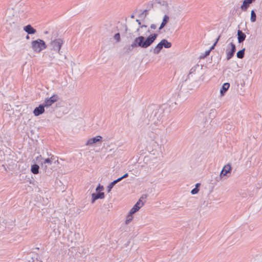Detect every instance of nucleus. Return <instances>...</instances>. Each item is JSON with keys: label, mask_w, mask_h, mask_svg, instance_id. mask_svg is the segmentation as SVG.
Here are the masks:
<instances>
[{"label": "nucleus", "mask_w": 262, "mask_h": 262, "mask_svg": "<svg viewBox=\"0 0 262 262\" xmlns=\"http://www.w3.org/2000/svg\"><path fill=\"white\" fill-rule=\"evenodd\" d=\"M104 198V193L102 192H98L93 193L92 194V203L93 204L96 200L98 199H102Z\"/></svg>", "instance_id": "nucleus-14"}, {"label": "nucleus", "mask_w": 262, "mask_h": 262, "mask_svg": "<svg viewBox=\"0 0 262 262\" xmlns=\"http://www.w3.org/2000/svg\"><path fill=\"white\" fill-rule=\"evenodd\" d=\"M47 46L45 42L40 39H37L33 40L31 42V48L33 51L37 53H39L43 50L46 49Z\"/></svg>", "instance_id": "nucleus-7"}, {"label": "nucleus", "mask_w": 262, "mask_h": 262, "mask_svg": "<svg viewBox=\"0 0 262 262\" xmlns=\"http://www.w3.org/2000/svg\"><path fill=\"white\" fill-rule=\"evenodd\" d=\"M119 182V180H118L117 179L112 182L107 187V192H110L111 191L112 189L113 188V187L115 186V185L116 184Z\"/></svg>", "instance_id": "nucleus-27"}, {"label": "nucleus", "mask_w": 262, "mask_h": 262, "mask_svg": "<svg viewBox=\"0 0 262 262\" xmlns=\"http://www.w3.org/2000/svg\"><path fill=\"white\" fill-rule=\"evenodd\" d=\"M162 157V152L159 150L153 149L150 151L148 156L145 159L150 166H155L159 164L161 158Z\"/></svg>", "instance_id": "nucleus-5"}, {"label": "nucleus", "mask_w": 262, "mask_h": 262, "mask_svg": "<svg viewBox=\"0 0 262 262\" xmlns=\"http://www.w3.org/2000/svg\"><path fill=\"white\" fill-rule=\"evenodd\" d=\"M256 0H244L243 4L241 6L242 11H246L250 5L254 2Z\"/></svg>", "instance_id": "nucleus-16"}, {"label": "nucleus", "mask_w": 262, "mask_h": 262, "mask_svg": "<svg viewBox=\"0 0 262 262\" xmlns=\"http://www.w3.org/2000/svg\"><path fill=\"white\" fill-rule=\"evenodd\" d=\"M59 99V96L56 94H54L50 98H46L43 104L46 107H49Z\"/></svg>", "instance_id": "nucleus-9"}, {"label": "nucleus", "mask_w": 262, "mask_h": 262, "mask_svg": "<svg viewBox=\"0 0 262 262\" xmlns=\"http://www.w3.org/2000/svg\"><path fill=\"white\" fill-rule=\"evenodd\" d=\"M136 22L138 23V25L140 26L141 25L140 21L139 19H136Z\"/></svg>", "instance_id": "nucleus-43"}, {"label": "nucleus", "mask_w": 262, "mask_h": 262, "mask_svg": "<svg viewBox=\"0 0 262 262\" xmlns=\"http://www.w3.org/2000/svg\"><path fill=\"white\" fill-rule=\"evenodd\" d=\"M256 19V15L253 10L251 12L250 20L252 22H255Z\"/></svg>", "instance_id": "nucleus-30"}, {"label": "nucleus", "mask_w": 262, "mask_h": 262, "mask_svg": "<svg viewBox=\"0 0 262 262\" xmlns=\"http://www.w3.org/2000/svg\"><path fill=\"white\" fill-rule=\"evenodd\" d=\"M46 106L43 103L39 104L38 107H36L33 110V114L35 116H38L45 112V107Z\"/></svg>", "instance_id": "nucleus-12"}, {"label": "nucleus", "mask_w": 262, "mask_h": 262, "mask_svg": "<svg viewBox=\"0 0 262 262\" xmlns=\"http://www.w3.org/2000/svg\"><path fill=\"white\" fill-rule=\"evenodd\" d=\"M39 250V248H35L33 249V251H32L31 253H36V254L34 256H32L30 258L33 261H34L35 259L37 260V261H39V262H42L41 260V258L38 255V253H37V251Z\"/></svg>", "instance_id": "nucleus-21"}, {"label": "nucleus", "mask_w": 262, "mask_h": 262, "mask_svg": "<svg viewBox=\"0 0 262 262\" xmlns=\"http://www.w3.org/2000/svg\"><path fill=\"white\" fill-rule=\"evenodd\" d=\"M154 131H151L148 133L149 138L154 141L157 145H163L167 142L166 135L162 130L153 129Z\"/></svg>", "instance_id": "nucleus-4"}, {"label": "nucleus", "mask_w": 262, "mask_h": 262, "mask_svg": "<svg viewBox=\"0 0 262 262\" xmlns=\"http://www.w3.org/2000/svg\"><path fill=\"white\" fill-rule=\"evenodd\" d=\"M127 31H128V28H127V26L125 25V32H127Z\"/></svg>", "instance_id": "nucleus-44"}, {"label": "nucleus", "mask_w": 262, "mask_h": 262, "mask_svg": "<svg viewBox=\"0 0 262 262\" xmlns=\"http://www.w3.org/2000/svg\"><path fill=\"white\" fill-rule=\"evenodd\" d=\"M128 176V174L127 173H125L123 176L117 179L118 180H119V182L121 181L123 179L126 178Z\"/></svg>", "instance_id": "nucleus-37"}, {"label": "nucleus", "mask_w": 262, "mask_h": 262, "mask_svg": "<svg viewBox=\"0 0 262 262\" xmlns=\"http://www.w3.org/2000/svg\"><path fill=\"white\" fill-rule=\"evenodd\" d=\"M63 43V40L61 38L55 39L52 40L50 43L51 51H55L61 55V47Z\"/></svg>", "instance_id": "nucleus-8"}, {"label": "nucleus", "mask_w": 262, "mask_h": 262, "mask_svg": "<svg viewBox=\"0 0 262 262\" xmlns=\"http://www.w3.org/2000/svg\"><path fill=\"white\" fill-rule=\"evenodd\" d=\"M199 191V189L198 188H194L193 189H192L191 191V193L192 194H195L196 193H198Z\"/></svg>", "instance_id": "nucleus-36"}, {"label": "nucleus", "mask_w": 262, "mask_h": 262, "mask_svg": "<svg viewBox=\"0 0 262 262\" xmlns=\"http://www.w3.org/2000/svg\"><path fill=\"white\" fill-rule=\"evenodd\" d=\"M47 55L52 59L55 58L54 53L51 50L50 52H47Z\"/></svg>", "instance_id": "nucleus-33"}, {"label": "nucleus", "mask_w": 262, "mask_h": 262, "mask_svg": "<svg viewBox=\"0 0 262 262\" xmlns=\"http://www.w3.org/2000/svg\"><path fill=\"white\" fill-rule=\"evenodd\" d=\"M167 24H166L165 23H163V21H162L159 28V30H162L165 26H166Z\"/></svg>", "instance_id": "nucleus-38"}, {"label": "nucleus", "mask_w": 262, "mask_h": 262, "mask_svg": "<svg viewBox=\"0 0 262 262\" xmlns=\"http://www.w3.org/2000/svg\"><path fill=\"white\" fill-rule=\"evenodd\" d=\"M231 166L230 164H227L223 168L220 174V178L222 179L223 177H229L228 174H230L231 172Z\"/></svg>", "instance_id": "nucleus-10"}, {"label": "nucleus", "mask_w": 262, "mask_h": 262, "mask_svg": "<svg viewBox=\"0 0 262 262\" xmlns=\"http://www.w3.org/2000/svg\"><path fill=\"white\" fill-rule=\"evenodd\" d=\"M24 30L28 34H34L36 32V29L30 25H28L24 28Z\"/></svg>", "instance_id": "nucleus-19"}, {"label": "nucleus", "mask_w": 262, "mask_h": 262, "mask_svg": "<svg viewBox=\"0 0 262 262\" xmlns=\"http://www.w3.org/2000/svg\"><path fill=\"white\" fill-rule=\"evenodd\" d=\"M26 38L27 39H29L30 38L29 36L28 35H27L26 36Z\"/></svg>", "instance_id": "nucleus-45"}, {"label": "nucleus", "mask_w": 262, "mask_h": 262, "mask_svg": "<svg viewBox=\"0 0 262 262\" xmlns=\"http://www.w3.org/2000/svg\"><path fill=\"white\" fill-rule=\"evenodd\" d=\"M144 204V202H141V200L139 199L135 204L133 207L130 209V214H134L137 212Z\"/></svg>", "instance_id": "nucleus-13"}, {"label": "nucleus", "mask_w": 262, "mask_h": 262, "mask_svg": "<svg viewBox=\"0 0 262 262\" xmlns=\"http://www.w3.org/2000/svg\"><path fill=\"white\" fill-rule=\"evenodd\" d=\"M157 26L155 24H151L150 25V28L152 29H156Z\"/></svg>", "instance_id": "nucleus-40"}, {"label": "nucleus", "mask_w": 262, "mask_h": 262, "mask_svg": "<svg viewBox=\"0 0 262 262\" xmlns=\"http://www.w3.org/2000/svg\"><path fill=\"white\" fill-rule=\"evenodd\" d=\"M155 1L160 5L164 6L167 11H169V6L167 1L162 0H155Z\"/></svg>", "instance_id": "nucleus-24"}, {"label": "nucleus", "mask_w": 262, "mask_h": 262, "mask_svg": "<svg viewBox=\"0 0 262 262\" xmlns=\"http://www.w3.org/2000/svg\"><path fill=\"white\" fill-rule=\"evenodd\" d=\"M148 114L147 116V124L149 125L152 129L156 126H158L161 122L162 118V111L160 109H155L152 112L148 110Z\"/></svg>", "instance_id": "nucleus-3"}, {"label": "nucleus", "mask_w": 262, "mask_h": 262, "mask_svg": "<svg viewBox=\"0 0 262 262\" xmlns=\"http://www.w3.org/2000/svg\"><path fill=\"white\" fill-rule=\"evenodd\" d=\"M39 166L36 164H33L31 166V171L34 174H37L39 173Z\"/></svg>", "instance_id": "nucleus-26"}, {"label": "nucleus", "mask_w": 262, "mask_h": 262, "mask_svg": "<svg viewBox=\"0 0 262 262\" xmlns=\"http://www.w3.org/2000/svg\"><path fill=\"white\" fill-rule=\"evenodd\" d=\"M150 5H151V8H152V7H153V6H154L153 4H152V3H151Z\"/></svg>", "instance_id": "nucleus-47"}, {"label": "nucleus", "mask_w": 262, "mask_h": 262, "mask_svg": "<svg viewBox=\"0 0 262 262\" xmlns=\"http://www.w3.org/2000/svg\"><path fill=\"white\" fill-rule=\"evenodd\" d=\"M157 37L158 34L156 33L150 34L146 38L143 36H139L134 39L128 50L131 51L136 48L146 49L154 43Z\"/></svg>", "instance_id": "nucleus-2"}, {"label": "nucleus", "mask_w": 262, "mask_h": 262, "mask_svg": "<svg viewBox=\"0 0 262 262\" xmlns=\"http://www.w3.org/2000/svg\"><path fill=\"white\" fill-rule=\"evenodd\" d=\"M114 38L116 40L117 42L120 41V35L119 33H117L115 34Z\"/></svg>", "instance_id": "nucleus-32"}, {"label": "nucleus", "mask_w": 262, "mask_h": 262, "mask_svg": "<svg viewBox=\"0 0 262 262\" xmlns=\"http://www.w3.org/2000/svg\"><path fill=\"white\" fill-rule=\"evenodd\" d=\"M196 117L198 118V121H202V122L205 123L207 121L206 114L204 112L197 114Z\"/></svg>", "instance_id": "nucleus-22"}, {"label": "nucleus", "mask_w": 262, "mask_h": 262, "mask_svg": "<svg viewBox=\"0 0 262 262\" xmlns=\"http://www.w3.org/2000/svg\"><path fill=\"white\" fill-rule=\"evenodd\" d=\"M229 45L231 46V49L230 50L227 49L226 58L227 60L230 59L234 56L236 51L235 45L233 42H230Z\"/></svg>", "instance_id": "nucleus-11"}, {"label": "nucleus", "mask_w": 262, "mask_h": 262, "mask_svg": "<svg viewBox=\"0 0 262 262\" xmlns=\"http://www.w3.org/2000/svg\"><path fill=\"white\" fill-rule=\"evenodd\" d=\"M230 86V84L228 82L225 83L220 91L221 96L224 95L226 92L228 90Z\"/></svg>", "instance_id": "nucleus-23"}, {"label": "nucleus", "mask_w": 262, "mask_h": 262, "mask_svg": "<svg viewBox=\"0 0 262 262\" xmlns=\"http://www.w3.org/2000/svg\"><path fill=\"white\" fill-rule=\"evenodd\" d=\"M45 34H48V31H45Z\"/></svg>", "instance_id": "nucleus-48"}, {"label": "nucleus", "mask_w": 262, "mask_h": 262, "mask_svg": "<svg viewBox=\"0 0 262 262\" xmlns=\"http://www.w3.org/2000/svg\"><path fill=\"white\" fill-rule=\"evenodd\" d=\"M139 31V28L137 29L136 32H138Z\"/></svg>", "instance_id": "nucleus-49"}, {"label": "nucleus", "mask_w": 262, "mask_h": 262, "mask_svg": "<svg viewBox=\"0 0 262 262\" xmlns=\"http://www.w3.org/2000/svg\"><path fill=\"white\" fill-rule=\"evenodd\" d=\"M147 197V194H143L139 199H141V202H143L142 201L144 199H146Z\"/></svg>", "instance_id": "nucleus-39"}, {"label": "nucleus", "mask_w": 262, "mask_h": 262, "mask_svg": "<svg viewBox=\"0 0 262 262\" xmlns=\"http://www.w3.org/2000/svg\"><path fill=\"white\" fill-rule=\"evenodd\" d=\"M237 39L238 43H242L246 39V34L242 32L241 30H237Z\"/></svg>", "instance_id": "nucleus-18"}, {"label": "nucleus", "mask_w": 262, "mask_h": 262, "mask_svg": "<svg viewBox=\"0 0 262 262\" xmlns=\"http://www.w3.org/2000/svg\"><path fill=\"white\" fill-rule=\"evenodd\" d=\"M245 48H243V49L238 51L236 53L237 57L239 59L243 58L244 57V55H245Z\"/></svg>", "instance_id": "nucleus-28"}, {"label": "nucleus", "mask_w": 262, "mask_h": 262, "mask_svg": "<svg viewBox=\"0 0 262 262\" xmlns=\"http://www.w3.org/2000/svg\"><path fill=\"white\" fill-rule=\"evenodd\" d=\"M133 214H130V211L126 216V220L125 221V224L127 225L129 223H130L133 219Z\"/></svg>", "instance_id": "nucleus-29"}, {"label": "nucleus", "mask_w": 262, "mask_h": 262, "mask_svg": "<svg viewBox=\"0 0 262 262\" xmlns=\"http://www.w3.org/2000/svg\"><path fill=\"white\" fill-rule=\"evenodd\" d=\"M113 149H111L110 150V151H112Z\"/></svg>", "instance_id": "nucleus-50"}, {"label": "nucleus", "mask_w": 262, "mask_h": 262, "mask_svg": "<svg viewBox=\"0 0 262 262\" xmlns=\"http://www.w3.org/2000/svg\"><path fill=\"white\" fill-rule=\"evenodd\" d=\"M162 49L163 47L162 43L160 42L156 47L151 48L150 50V52H152L155 54H158L160 52Z\"/></svg>", "instance_id": "nucleus-17"}, {"label": "nucleus", "mask_w": 262, "mask_h": 262, "mask_svg": "<svg viewBox=\"0 0 262 262\" xmlns=\"http://www.w3.org/2000/svg\"><path fill=\"white\" fill-rule=\"evenodd\" d=\"M130 17L132 18H134V14H132L131 16H130Z\"/></svg>", "instance_id": "nucleus-46"}, {"label": "nucleus", "mask_w": 262, "mask_h": 262, "mask_svg": "<svg viewBox=\"0 0 262 262\" xmlns=\"http://www.w3.org/2000/svg\"><path fill=\"white\" fill-rule=\"evenodd\" d=\"M104 189V187L102 185H101L100 184L96 188V191L97 192H101Z\"/></svg>", "instance_id": "nucleus-34"}, {"label": "nucleus", "mask_w": 262, "mask_h": 262, "mask_svg": "<svg viewBox=\"0 0 262 262\" xmlns=\"http://www.w3.org/2000/svg\"><path fill=\"white\" fill-rule=\"evenodd\" d=\"M102 137L101 136H97L95 137L89 139L86 143V145H92L98 142H101Z\"/></svg>", "instance_id": "nucleus-15"}, {"label": "nucleus", "mask_w": 262, "mask_h": 262, "mask_svg": "<svg viewBox=\"0 0 262 262\" xmlns=\"http://www.w3.org/2000/svg\"><path fill=\"white\" fill-rule=\"evenodd\" d=\"M53 156H52L50 158H43L41 155L36 157V161L41 164V167L43 169L45 172L47 174L51 173V171L48 169V165H50L52 164Z\"/></svg>", "instance_id": "nucleus-6"}, {"label": "nucleus", "mask_w": 262, "mask_h": 262, "mask_svg": "<svg viewBox=\"0 0 262 262\" xmlns=\"http://www.w3.org/2000/svg\"><path fill=\"white\" fill-rule=\"evenodd\" d=\"M220 35L218 36V37L216 38L215 42L214 43V44L211 46V47L210 48V49L206 51H205V54L203 56H201V58H204L205 57H207V56H208L210 53V51L214 49L215 46L216 45L220 38Z\"/></svg>", "instance_id": "nucleus-20"}, {"label": "nucleus", "mask_w": 262, "mask_h": 262, "mask_svg": "<svg viewBox=\"0 0 262 262\" xmlns=\"http://www.w3.org/2000/svg\"><path fill=\"white\" fill-rule=\"evenodd\" d=\"M149 10V9H145L144 10L142 13L141 14V16H143L145 18L148 14V11Z\"/></svg>", "instance_id": "nucleus-35"}, {"label": "nucleus", "mask_w": 262, "mask_h": 262, "mask_svg": "<svg viewBox=\"0 0 262 262\" xmlns=\"http://www.w3.org/2000/svg\"><path fill=\"white\" fill-rule=\"evenodd\" d=\"M211 111H212L213 113L214 112V110H211Z\"/></svg>", "instance_id": "nucleus-51"}, {"label": "nucleus", "mask_w": 262, "mask_h": 262, "mask_svg": "<svg viewBox=\"0 0 262 262\" xmlns=\"http://www.w3.org/2000/svg\"><path fill=\"white\" fill-rule=\"evenodd\" d=\"M201 184L200 183H196L195 184V188H199V187L200 186Z\"/></svg>", "instance_id": "nucleus-42"}, {"label": "nucleus", "mask_w": 262, "mask_h": 262, "mask_svg": "<svg viewBox=\"0 0 262 262\" xmlns=\"http://www.w3.org/2000/svg\"><path fill=\"white\" fill-rule=\"evenodd\" d=\"M202 70L203 66H200L198 64L190 69L187 78L185 80V84L188 89L193 90L199 87L201 78L203 75Z\"/></svg>", "instance_id": "nucleus-1"}, {"label": "nucleus", "mask_w": 262, "mask_h": 262, "mask_svg": "<svg viewBox=\"0 0 262 262\" xmlns=\"http://www.w3.org/2000/svg\"><path fill=\"white\" fill-rule=\"evenodd\" d=\"M169 19H170L169 16L168 15L165 14L163 16L162 21H163V23H165L166 24H167V23L169 22Z\"/></svg>", "instance_id": "nucleus-31"}, {"label": "nucleus", "mask_w": 262, "mask_h": 262, "mask_svg": "<svg viewBox=\"0 0 262 262\" xmlns=\"http://www.w3.org/2000/svg\"><path fill=\"white\" fill-rule=\"evenodd\" d=\"M160 42L162 43L163 48L164 47L166 49L170 48L172 46L171 43L168 41L166 39H163Z\"/></svg>", "instance_id": "nucleus-25"}, {"label": "nucleus", "mask_w": 262, "mask_h": 262, "mask_svg": "<svg viewBox=\"0 0 262 262\" xmlns=\"http://www.w3.org/2000/svg\"><path fill=\"white\" fill-rule=\"evenodd\" d=\"M146 27H147V26L145 25H141L140 26V28H146Z\"/></svg>", "instance_id": "nucleus-41"}]
</instances>
